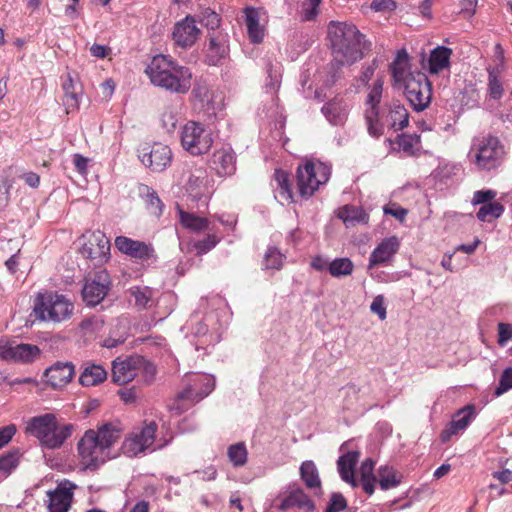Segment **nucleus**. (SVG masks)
<instances>
[{
  "instance_id": "1",
  "label": "nucleus",
  "mask_w": 512,
  "mask_h": 512,
  "mask_svg": "<svg viewBox=\"0 0 512 512\" xmlns=\"http://www.w3.org/2000/svg\"><path fill=\"white\" fill-rule=\"evenodd\" d=\"M327 37L335 60L342 65H352L360 61L364 52L369 50L364 35L350 23L330 21Z\"/></svg>"
},
{
  "instance_id": "2",
  "label": "nucleus",
  "mask_w": 512,
  "mask_h": 512,
  "mask_svg": "<svg viewBox=\"0 0 512 512\" xmlns=\"http://www.w3.org/2000/svg\"><path fill=\"white\" fill-rule=\"evenodd\" d=\"M145 74L155 87L181 95L189 91L193 80V73L187 66L162 54L152 57Z\"/></svg>"
},
{
  "instance_id": "3",
  "label": "nucleus",
  "mask_w": 512,
  "mask_h": 512,
  "mask_svg": "<svg viewBox=\"0 0 512 512\" xmlns=\"http://www.w3.org/2000/svg\"><path fill=\"white\" fill-rule=\"evenodd\" d=\"M75 305L72 299L57 292L39 293L33 301V314L37 320L62 324L72 319Z\"/></svg>"
},
{
  "instance_id": "4",
  "label": "nucleus",
  "mask_w": 512,
  "mask_h": 512,
  "mask_svg": "<svg viewBox=\"0 0 512 512\" xmlns=\"http://www.w3.org/2000/svg\"><path fill=\"white\" fill-rule=\"evenodd\" d=\"M507 156L503 143L491 134L475 138L469 149V160L481 172L499 169Z\"/></svg>"
},
{
  "instance_id": "5",
  "label": "nucleus",
  "mask_w": 512,
  "mask_h": 512,
  "mask_svg": "<svg viewBox=\"0 0 512 512\" xmlns=\"http://www.w3.org/2000/svg\"><path fill=\"white\" fill-rule=\"evenodd\" d=\"M156 368L144 356L117 357L112 361L111 381L117 385H125L136 378L149 383L154 379Z\"/></svg>"
},
{
  "instance_id": "6",
  "label": "nucleus",
  "mask_w": 512,
  "mask_h": 512,
  "mask_svg": "<svg viewBox=\"0 0 512 512\" xmlns=\"http://www.w3.org/2000/svg\"><path fill=\"white\" fill-rule=\"evenodd\" d=\"M26 430L48 449H57L72 435V426H59L54 414L31 418Z\"/></svg>"
},
{
  "instance_id": "7",
  "label": "nucleus",
  "mask_w": 512,
  "mask_h": 512,
  "mask_svg": "<svg viewBox=\"0 0 512 512\" xmlns=\"http://www.w3.org/2000/svg\"><path fill=\"white\" fill-rule=\"evenodd\" d=\"M180 142L190 155H204L211 150L214 143L213 132L202 123L190 120L182 126Z\"/></svg>"
},
{
  "instance_id": "8",
  "label": "nucleus",
  "mask_w": 512,
  "mask_h": 512,
  "mask_svg": "<svg viewBox=\"0 0 512 512\" xmlns=\"http://www.w3.org/2000/svg\"><path fill=\"white\" fill-rule=\"evenodd\" d=\"M330 176V168L321 162L308 161L296 169V183L301 197H311Z\"/></svg>"
},
{
  "instance_id": "9",
  "label": "nucleus",
  "mask_w": 512,
  "mask_h": 512,
  "mask_svg": "<svg viewBox=\"0 0 512 512\" xmlns=\"http://www.w3.org/2000/svg\"><path fill=\"white\" fill-rule=\"evenodd\" d=\"M77 451L78 456L81 457L82 465L91 470L98 468L110 457V451L97 442L93 429L84 433L80 442L77 443Z\"/></svg>"
},
{
  "instance_id": "10",
  "label": "nucleus",
  "mask_w": 512,
  "mask_h": 512,
  "mask_svg": "<svg viewBox=\"0 0 512 512\" xmlns=\"http://www.w3.org/2000/svg\"><path fill=\"white\" fill-rule=\"evenodd\" d=\"M405 97L408 103L416 112H421L429 107L432 99V86L430 80L422 72H416L415 75L404 82Z\"/></svg>"
},
{
  "instance_id": "11",
  "label": "nucleus",
  "mask_w": 512,
  "mask_h": 512,
  "mask_svg": "<svg viewBox=\"0 0 512 512\" xmlns=\"http://www.w3.org/2000/svg\"><path fill=\"white\" fill-rule=\"evenodd\" d=\"M157 425L154 421L145 423L139 430L127 435L121 444L122 454L136 457L152 446L155 440Z\"/></svg>"
},
{
  "instance_id": "12",
  "label": "nucleus",
  "mask_w": 512,
  "mask_h": 512,
  "mask_svg": "<svg viewBox=\"0 0 512 512\" xmlns=\"http://www.w3.org/2000/svg\"><path fill=\"white\" fill-rule=\"evenodd\" d=\"M111 280L109 273L105 270L95 272L85 278L82 288L83 301L89 306H95L107 297L110 290Z\"/></svg>"
},
{
  "instance_id": "13",
  "label": "nucleus",
  "mask_w": 512,
  "mask_h": 512,
  "mask_svg": "<svg viewBox=\"0 0 512 512\" xmlns=\"http://www.w3.org/2000/svg\"><path fill=\"white\" fill-rule=\"evenodd\" d=\"M188 179L186 181V190L189 196L195 200H200L211 193V178L203 165L187 164Z\"/></svg>"
},
{
  "instance_id": "14",
  "label": "nucleus",
  "mask_w": 512,
  "mask_h": 512,
  "mask_svg": "<svg viewBox=\"0 0 512 512\" xmlns=\"http://www.w3.org/2000/svg\"><path fill=\"white\" fill-rule=\"evenodd\" d=\"M200 33L195 18L188 15L174 24L171 36L175 45L186 50L194 46Z\"/></svg>"
},
{
  "instance_id": "15",
  "label": "nucleus",
  "mask_w": 512,
  "mask_h": 512,
  "mask_svg": "<svg viewBox=\"0 0 512 512\" xmlns=\"http://www.w3.org/2000/svg\"><path fill=\"white\" fill-rule=\"evenodd\" d=\"M229 54V37L223 31L210 32L207 35L205 63L219 65Z\"/></svg>"
},
{
  "instance_id": "16",
  "label": "nucleus",
  "mask_w": 512,
  "mask_h": 512,
  "mask_svg": "<svg viewBox=\"0 0 512 512\" xmlns=\"http://www.w3.org/2000/svg\"><path fill=\"white\" fill-rule=\"evenodd\" d=\"M115 246L119 252L142 262L156 258L155 250L151 243L136 241L126 236H118L115 239Z\"/></svg>"
},
{
  "instance_id": "17",
  "label": "nucleus",
  "mask_w": 512,
  "mask_h": 512,
  "mask_svg": "<svg viewBox=\"0 0 512 512\" xmlns=\"http://www.w3.org/2000/svg\"><path fill=\"white\" fill-rule=\"evenodd\" d=\"M109 252V239L100 231L93 232L88 241L83 244L81 250L83 257L94 260L96 265H101L104 262H107Z\"/></svg>"
},
{
  "instance_id": "18",
  "label": "nucleus",
  "mask_w": 512,
  "mask_h": 512,
  "mask_svg": "<svg viewBox=\"0 0 512 512\" xmlns=\"http://www.w3.org/2000/svg\"><path fill=\"white\" fill-rule=\"evenodd\" d=\"M140 158L152 172L160 173L171 164L172 152L168 145L155 142Z\"/></svg>"
},
{
  "instance_id": "19",
  "label": "nucleus",
  "mask_w": 512,
  "mask_h": 512,
  "mask_svg": "<svg viewBox=\"0 0 512 512\" xmlns=\"http://www.w3.org/2000/svg\"><path fill=\"white\" fill-rule=\"evenodd\" d=\"M40 355V349L37 345L21 343L18 345L0 346V358L7 361L19 363H31Z\"/></svg>"
},
{
  "instance_id": "20",
  "label": "nucleus",
  "mask_w": 512,
  "mask_h": 512,
  "mask_svg": "<svg viewBox=\"0 0 512 512\" xmlns=\"http://www.w3.org/2000/svg\"><path fill=\"white\" fill-rule=\"evenodd\" d=\"M475 417L476 407L474 404H467L464 408L457 410L454 416H452L448 427L442 431L441 441L447 442L452 435H457L459 432L464 431Z\"/></svg>"
},
{
  "instance_id": "21",
  "label": "nucleus",
  "mask_w": 512,
  "mask_h": 512,
  "mask_svg": "<svg viewBox=\"0 0 512 512\" xmlns=\"http://www.w3.org/2000/svg\"><path fill=\"white\" fill-rule=\"evenodd\" d=\"M243 14H245V24L250 42L256 44L263 43L266 28L261 22L265 21V11L254 7H247L243 10Z\"/></svg>"
},
{
  "instance_id": "22",
  "label": "nucleus",
  "mask_w": 512,
  "mask_h": 512,
  "mask_svg": "<svg viewBox=\"0 0 512 512\" xmlns=\"http://www.w3.org/2000/svg\"><path fill=\"white\" fill-rule=\"evenodd\" d=\"M75 485L69 481L60 483L53 491L48 492L49 512H67L73 502Z\"/></svg>"
},
{
  "instance_id": "23",
  "label": "nucleus",
  "mask_w": 512,
  "mask_h": 512,
  "mask_svg": "<svg viewBox=\"0 0 512 512\" xmlns=\"http://www.w3.org/2000/svg\"><path fill=\"white\" fill-rule=\"evenodd\" d=\"M43 376L47 379L48 385L52 389H62L74 376V365L70 362H56L48 367Z\"/></svg>"
},
{
  "instance_id": "24",
  "label": "nucleus",
  "mask_w": 512,
  "mask_h": 512,
  "mask_svg": "<svg viewBox=\"0 0 512 512\" xmlns=\"http://www.w3.org/2000/svg\"><path fill=\"white\" fill-rule=\"evenodd\" d=\"M400 242L396 236L386 238L372 250L369 257V268L377 265H388L399 250Z\"/></svg>"
},
{
  "instance_id": "25",
  "label": "nucleus",
  "mask_w": 512,
  "mask_h": 512,
  "mask_svg": "<svg viewBox=\"0 0 512 512\" xmlns=\"http://www.w3.org/2000/svg\"><path fill=\"white\" fill-rule=\"evenodd\" d=\"M382 120L394 131L403 130L408 126V111L403 103L393 100L388 104L387 113L382 115Z\"/></svg>"
},
{
  "instance_id": "26",
  "label": "nucleus",
  "mask_w": 512,
  "mask_h": 512,
  "mask_svg": "<svg viewBox=\"0 0 512 512\" xmlns=\"http://www.w3.org/2000/svg\"><path fill=\"white\" fill-rule=\"evenodd\" d=\"M299 508L306 512H313L316 509L315 503L304 493L302 488H292L285 498L282 499L280 509L286 511L292 508Z\"/></svg>"
},
{
  "instance_id": "27",
  "label": "nucleus",
  "mask_w": 512,
  "mask_h": 512,
  "mask_svg": "<svg viewBox=\"0 0 512 512\" xmlns=\"http://www.w3.org/2000/svg\"><path fill=\"white\" fill-rule=\"evenodd\" d=\"M359 457V452L350 451L343 456H340L337 460L338 473H340L342 480L353 488L359 486V481H357L354 476L355 465L359 461Z\"/></svg>"
},
{
  "instance_id": "28",
  "label": "nucleus",
  "mask_w": 512,
  "mask_h": 512,
  "mask_svg": "<svg viewBox=\"0 0 512 512\" xmlns=\"http://www.w3.org/2000/svg\"><path fill=\"white\" fill-rule=\"evenodd\" d=\"M212 162L216 174L221 177L231 176L235 172V156L231 148L215 150Z\"/></svg>"
},
{
  "instance_id": "29",
  "label": "nucleus",
  "mask_w": 512,
  "mask_h": 512,
  "mask_svg": "<svg viewBox=\"0 0 512 512\" xmlns=\"http://www.w3.org/2000/svg\"><path fill=\"white\" fill-rule=\"evenodd\" d=\"M213 382L205 375L198 376L194 386H189L178 394L179 400L199 401L206 397L213 390Z\"/></svg>"
},
{
  "instance_id": "30",
  "label": "nucleus",
  "mask_w": 512,
  "mask_h": 512,
  "mask_svg": "<svg viewBox=\"0 0 512 512\" xmlns=\"http://www.w3.org/2000/svg\"><path fill=\"white\" fill-rule=\"evenodd\" d=\"M321 112L330 124L342 126L347 118V105L341 98H334L322 106Z\"/></svg>"
},
{
  "instance_id": "31",
  "label": "nucleus",
  "mask_w": 512,
  "mask_h": 512,
  "mask_svg": "<svg viewBox=\"0 0 512 512\" xmlns=\"http://www.w3.org/2000/svg\"><path fill=\"white\" fill-rule=\"evenodd\" d=\"M338 219H342L346 227H354L356 224L367 225L369 214L362 208L353 205H344L337 211Z\"/></svg>"
},
{
  "instance_id": "32",
  "label": "nucleus",
  "mask_w": 512,
  "mask_h": 512,
  "mask_svg": "<svg viewBox=\"0 0 512 512\" xmlns=\"http://www.w3.org/2000/svg\"><path fill=\"white\" fill-rule=\"evenodd\" d=\"M408 54L405 49H399L392 64H390V72L396 83L407 82L408 78L414 74L408 71Z\"/></svg>"
},
{
  "instance_id": "33",
  "label": "nucleus",
  "mask_w": 512,
  "mask_h": 512,
  "mask_svg": "<svg viewBox=\"0 0 512 512\" xmlns=\"http://www.w3.org/2000/svg\"><path fill=\"white\" fill-rule=\"evenodd\" d=\"M62 89L64 90V106L66 113L77 111L81 94L76 91L74 78L71 73L63 76Z\"/></svg>"
},
{
  "instance_id": "34",
  "label": "nucleus",
  "mask_w": 512,
  "mask_h": 512,
  "mask_svg": "<svg viewBox=\"0 0 512 512\" xmlns=\"http://www.w3.org/2000/svg\"><path fill=\"white\" fill-rule=\"evenodd\" d=\"M180 225L193 233H202L208 229L209 221L207 218L199 217L193 212L177 208Z\"/></svg>"
},
{
  "instance_id": "35",
  "label": "nucleus",
  "mask_w": 512,
  "mask_h": 512,
  "mask_svg": "<svg viewBox=\"0 0 512 512\" xmlns=\"http://www.w3.org/2000/svg\"><path fill=\"white\" fill-rule=\"evenodd\" d=\"M108 372L100 364H86L80 376V383L84 387L99 385L107 380Z\"/></svg>"
},
{
  "instance_id": "36",
  "label": "nucleus",
  "mask_w": 512,
  "mask_h": 512,
  "mask_svg": "<svg viewBox=\"0 0 512 512\" xmlns=\"http://www.w3.org/2000/svg\"><path fill=\"white\" fill-rule=\"evenodd\" d=\"M377 482L382 490L395 489L403 479V475L393 466L381 465L377 471Z\"/></svg>"
},
{
  "instance_id": "37",
  "label": "nucleus",
  "mask_w": 512,
  "mask_h": 512,
  "mask_svg": "<svg viewBox=\"0 0 512 512\" xmlns=\"http://www.w3.org/2000/svg\"><path fill=\"white\" fill-rule=\"evenodd\" d=\"M452 49L445 46H438L432 49L429 57L430 73L438 74L450 65Z\"/></svg>"
},
{
  "instance_id": "38",
  "label": "nucleus",
  "mask_w": 512,
  "mask_h": 512,
  "mask_svg": "<svg viewBox=\"0 0 512 512\" xmlns=\"http://www.w3.org/2000/svg\"><path fill=\"white\" fill-rule=\"evenodd\" d=\"M374 461L371 458L364 460L360 466V482L365 494L372 496L377 478L374 475Z\"/></svg>"
},
{
  "instance_id": "39",
  "label": "nucleus",
  "mask_w": 512,
  "mask_h": 512,
  "mask_svg": "<svg viewBox=\"0 0 512 512\" xmlns=\"http://www.w3.org/2000/svg\"><path fill=\"white\" fill-rule=\"evenodd\" d=\"M95 435L98 437V442L110 451L112 445L120 439L121 430L114 424L106 423L98 426V430H95Z\"/></svg>"
},
{
  "instance_id": "40",
  "label": "nucleus",
  "mask_w": 512,
  "mask_h": 512,
  "mask_svg": "<svg viewBox=\"0 0 512 512\" xmlns=\"http://www.w3.org/2000/svg\"><path fill=\"white\" fill-rule=\"evenodd\" d=\"M300 477L308 489H321L319 472L314 462L307 460L301 464Z\"/></svg>"
},
{
  "instance_id": "41",
  "label": "nucleus",
  "mask_w": 512,
  "mask_h": 512,
  "mask_svg": "<svg viewBox=\"0 0 512 512\" xmlns=\"http://www.w3.org/2000/svg\"><path fill=\"white\" fill-rule=\"evenodd\" d=\"M130 296L134 298L135 306L138 309H147L152 307L154 290L149 287L134 286L128 290Z\"/></svg>"
},
{
  "instance_id": "42",
  "label": "nucleus",
  "mask_w": 512,
  "mask_h": 512,
  "mask_svg": "<svg viewBox=\"0 0 512 512\" xmlns=\"http://www.w3.org/2000/svg\"><path fill=\"white\" fill-rule=\"evenodd\" d=\"M140 192L145 196L146 209L156 217H160L163 211V203L154 190L146 185H142Z\"/></svg>"
},
{
  "instance_id": "43",
  "label": "nucleus",
  "mask_w": 512,
  "mask_h": 512,
  "mask_svg": "<svg viewBox=\"0 0 512 512\" xmlns=\"http://www.w3.org/2000/svg\"><path fill=\"white\" fill-rule=\"evenodd\" d=\"M228 457L234 467H241L247 464L248 451L243 442L234 443L228 448Z\"/></svg>"
},
{
  "instance_id": "44",
  "label": "nucleus",
  "mask_w": 512,
  "mask_h": 512,
  "mask_svg": "<svg viewBox=\"0 0 512 512\" xmlns=\"http://www.w3.org/2000/svg\"><path fill=\"white\" fill-rule=\"evenodd\" d=\"M503 211L504 206L499 202H488L477 211L476 217L478 220L490 222L492 219L500 218Z\"/></svg>"
},
{
  "instance_id": "45",
  "label": "nucleus",
  "mask_w": 512,
  "mask_h": 512,
  "mask_svg": "<svg viewBox=\"0 0 512 512\" xmlns=\"http://www.w3.org/2000/svg\"><path fill=\"white\" fill-rule=\"evenodd\" d=\"M20 450L14 449L7 451L0 456V473L7 476L12 473L16 466L20 463Z\"/></svg>"
},
{
  "instance_id": "46",
  "label": "nucleus",
  "mask_w": 512,
  "mask_h": 512,
  "mask_svg": "<svg viewBox=\"0 0 512 512\" xmlns=\"http://www.w3.org/2000/svg\"><path fill=\"white\" fill-rule=\"evenodd\" d=\"M354 265L347 257L336 258L332 263L328 264V271L333 277H341L351 275Z\"/></svg>"
},
{
  "instance_id": "47",
  "label": "nucleus",
  "mask_w": 512,
  "mask_h": 512,
  "mask_svg": "<svg viewBox=\"0 0 512 512\" xmlns=\"http://www.w3.org/2000/svg\"><path fill=\"white\" fill-rule=\"evenodd\" d=\"M274 178L277 188L280 189V195L285 200H292V188L290 184L289 174L283 170H276Z\"/></svg>"
},
{
  "instance_id": "48",
  "label": "nucleus",
  "mask_w": 512,
  "mask_h": 512,
  "mask_svg": "<svg viewBox=\"0 0 512 512\" xmlns=\"http://www.w3.org/2000/svg\"><path fill=\"white\" fill-rule=\"evenodd\" d=\"M200 23L211 32H219L221 18L217 12L210 8H206L200 12Z\"/></svg>"
},
{
  "instance_id": "49",
  "label": "nucleus",
  "mask_w": 512,
  "mask_h": 512,
  "mask_svg": "<svg viewBox=\"0 0 512 512\" xmlns=\"http://www.w3.org/2000/svg\"><path fill=\"white\" fill-rule=\"evenodd\" d=\"M419 143L420 135L418 134H401L397 137V144L399 149L407 155H413L414 147Z\"/></svg>"
},
{
  "instance_id": "50",
  "label": "nucleus",
  "mask_w": 512,
  "mask_h": 512,
  "mask_svg": "<svg viewBox=\"0 0 512 512\" xmlns=\"http://www.w3.org/2000/svg\"><path fill=\"white\" fill-rule=\"evenodd\" d=\"M364 118H366L369 135L373 137L381 136L383 133V124L379 122V111L368 110Z\"/></svg>"
},
{
  "instance_id": "51",
  "label": "nucleus",
  "mask_w": 512,
  "mask_h": 512,
  "mask_svg": "<svg viewBox=\"0 0 512 512\" xmlns=\"http://www.w3.org/2000/svg\"><path fill=\"white\" fill-rule=\"evenodd\" d=\"M283 254L275 248H269L264 257V263L266 269H281L283 265Z\"/></svg>"
},
{
  "instance_id": "52",
  "label": "nucleus",
  "mask_w": 512,
  "mask_h": 512,
  "mask_svg": "<svg viewBox=\"0 0 512 512\" xmlns=\"http://www.w3.org/2000/svg\"><path fill=\"white\" fill-rule=\"evenodd\" d=\"M220 243V237L216 234H208L203 240L194 243L197 255H203Z\"/></svg>"
},
{
  "instance_id": "53",
  "label": "nucleus",
  "mask_w": 512,
  "mask_h": 512,
  "mask_svg": "<svg viewBox=\"0 0 512 512\" xmlns=\"http://www.w3.org/2000/svg\"><path fill=\"white\" fill-rule=\"evenodd\" d=\"M383 82L381 79L376 80L367 97V104L370 106L369 110H378V105L381 101Z\"/></svg>"
},
{
  "instance_id": "54",
  "label": "nucleus",
  "mask_w": 512,
  "mask_h": 512,
  "mask_svg": "<svg viewBox=\"0 0 512 512\" xmlns=\"http://www.w3.org/2000/svg\"><path fill=\"white\" fill-rule=\"evenodd\" d=\"M512 389V368L504 369L500 376L499 385L495 388L494 396L500 397L508 390Z\"/></svg>"
},
{
  "instance_id": "55",
  "label": "nucleus",
  "mask_w": 512,
  "mask_h": 512,
  "mask_svg": "<svg viewBox=\"0 0 512 512\" xmlns=\"http://www.w3.org/2000/svg\"><path fill=\"white\" fill-rule=\"evenodd\" d=\"M319 4L320 2H314L310 0H305L302 3L301 8V19L303 21H311L316 19L318 13H319Z\"/></svg>"
},
{
  "instance_id": "56",
  "label": "nucleus",
  "mask_w": 512,
  "mask_h": 512,
  "mask_svg": "<svg viewBox=\"0 0 512 512\" xmlns=\"http://www.w3.org/2000/svg\"><path fill=\"white\" fill-rule=\"evenodd\" d=\"M347 507L345 497L341 493H333L330 496V501L326 507V512H340L344 511Z\"/></svg>"
},
{
  "instance_id": "57",
  "label": "nucleus",
  "mask_w": 512,
  "mask_h": 512,
  "mask_svg": "<svg viewBox=\"0 0 512 512\" xmlns=\"http://www.w3.org/2000/svg\"><path fill=\"white\" fill-rule=\"evenodd\" d=\"M370 310L372 313L377 314L379 319L385 320L387 318V310L385 307V297L379 295L373 298V301L370 305Z\"/></svg>"
},
{
  "instance_id": "58",
  "label": "nucleus",
  "mask_w": 512,
  "mask_h": 512,
  "mask_svg": "<svg viewBox=\"0 0 512 512\" xmlns=\"http://www.w3.org/2000/svg\"><path fill=\"white\" fill-rule=\"evenodd\" d=\"M177 113L171 108H167L162 112L161 122L162 126L168 131H172L177 125Z\"/></svg>"
},
{
  "instance_id": "59",
  "label": "nucleus",
  "mask_w": 512,
  "mask_h": 512,
  "mask_svg": "<svg viewBox=\"0 0 512 512\" xmlns=\"http://www.w3.org/2000/svg\"><path fill=\"white\" fill-rule=\"evenodd\" d=\"M489 90L493 99H499L502 96V83L494 72H489Z\"/></svg>"
},
{
  "instance_id": "60",
  "label": "nucleus",
  "mask_w": 512,
  "mask_h": 512,
  "mask_svg": "<svg viewBox=\"0 0 512 512\" xmlns=\"http://www.w3.org/2000/svg\"><path fill=\"white\" fill-rule=\"evenodd\" d=\"M370 8L375 12L395 11L396 2L394 0H372Z\"/></svg>"
},
{
  "instance_id": "61",
  "label": "nucleus",
  "mask_w": 512,
  "mask_h": 512,
  "mask_svg": "<svg viewBox=\"0 0 512 512\" xmlns=\"http://www.w3.org/2000/svg\"><path fill=\"white\" fill-rule=\"evenodd\" d=\"M512 340V325L507 323L498 324V343L504 346Z\"/></svg>"
},
{
  "instance_id": "62",
  "label": "nucleus",
  "mask_w": 512,
  "mask_h": 512,
  "mask_svg": "<svg viewBox=\"0 0 512 512\" xmlns=\"http://www.w3.org/2000/svg\"><path fill=\"white\" fill-rule=\"evenodd\" d=\"M496 197V192L494 190H478L474 193L473 196V204H485V203H493V199Z\"/></svg>"
},
{
  "instance_id": "63",
  "label": "nucleus",
  "mask_w": 512,
  "mask_h": 512,
  "mask_svg": "<svg viewBox=\"0 0 512 512\" xmlns=\"http://www.w3.org/2000/svg\"><path fill=\"white\" fill-rule=\"evenodd\" d=\"M16 433V427L14 425H8L0 429V449L12 440Z\"/></svg>"
},
{
  "instance_id": "64",
  "label": "nucleus",
  "mask_w": 512,
  "mask_h": 512,
  "mask_svg": "<svg viewBox=\"0 0 512 512\" xmlns=\"http://www.w3.org/2000/svg\"><path fill=\"white\" fill-rule=\"evenodd\" d=\"M476 5V0H463L460 2V13L467 19L472 18L476 13Z\"/></svg>"
}]
</instances>
